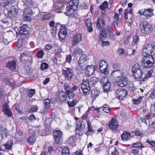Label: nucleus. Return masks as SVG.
<instances>
[{"label":"nucleus","instance_id":"obj_1","mask_svg":"<svg viewBox=\"0 0 155 155\" xmlns=\"http://www.w3.org/2000/svg\"><path fill=\"white\" fill-rule=\"evenodd\" d=\"M79 3L78 0H71L67 4L64 14L68 16H74L76 13L75 10L77 8Z\"/></svg>","mask_w":155,"mask_h":155},{"label":"nucleus","instance_id":"obj_2","mask_svg":"<svg viewBox=\"0 0 155 155\" xmlns=\"http://www.w3.org/2000/svg\"><path fill=\"white\" fill-rule=\"evenodd\" d=\"M143 56H150L155 54V45L153 44L147 45L143 50Z\"/></svg>","mask_w":155,"mask_h":155},{"label":"nucleus","instance_id":"obj_3","mask_svg":"<svg viewBox=\"0 0 155 155\" xmlns=\"http://www.w3.org/2000/svg\"><path fill=\"white\" fill-rule=\"evenodd\" d=\"M144 57L141 61V65L145 68H151L154 62L153 58L152 56H144Z\"/></svg>","mask_w":155,"mask_h":155},{"label":"nucleus","instance_id":"obj_4","mask_svg":"<svg viewBox=\"0 0 155 155\" xmlns=\"http://www.w3.org/2000/svg\"><path fill=\"white\" fill-rule=\"evenodd\" d=\"M140 27L141 32L145 34H148L151 33L153 29L152 25L146 21L141 22L140 24Z\"/></svg>","mask_w":155,"mask_h":155},{"label":"nucleus","instance_id":"obj_5","mask_svg":"<svg viewBox=\"0 0 155 155\" xmlns=\"http://www.w3.org/2000/svg\"><path fill=\"white\" fill-rule=\"evenodd\" d=\"M62 74L64 75L65 79L68 81H70L73 77L71 69L69 68L64 67L62 68Z\"/></svg>","mask_w":155,"mask_h":155},{"label":"nucleus","instance_id":"obj_6","mask_svg":"<svg viewBox=\"0 0 155 155\" xmlns=\"http://www.w3.org/2000/svg\"><path fill=\"white\" fill-rule=\"evenodd\" d=\"M88 59L85 55H82L78 61V65L81 69H84L88 63Z\"/></svg>","mask_w":155,"mask_h":155},{"label":"nucleus","instance_id":"obj_7","mask_svg":"<svg viewBox=\"0 0 155 155\" xmlns=\"http://www.w3.org/2000/svg\"><path fill=\"white\" fill-rule=\"evenodd\" d=\"M108 66V64L105 61H101L99 63V69L101 72L105 75H107L108 73L107 68Z\"/></svg>","mask_w":155,"mask_h":155},{"label":"nucleus","instance_id":"obj_8","mask_svg":"<svg viewBox=\"0 0 155 155\" xmlns=\"http://www.w3.org/2000/svg\"><path fill=\"white\" fill-rule=\"evenodd\" d=\"M116 93V96L118 99L123 100L126 98L127 92L126 90L121 88L117 90Z\"/></svg>","mask_w":155,"mask_h":155},{"label":"nucleus","instance_id":"obj_9","mask_svg":"<svg viewBox=\"0 0 155 155\" xmlns=\"http://www.w3.org/2000/svg\"><path fill=\"white\" fill-rule=\"evenodd\" d=\"M54 139L56 143L59 144L62 140L63 133L60 130H56L53 132Z\"/></svg>","mask_w":155,"mask_h":155},{"label":"nucleus","instance_id":"obj_10","mask_svg":"<svg viewBox=\"0 0 155 155\" xmlns=\"http://www.w3.org/2000/svg\"><path fill=\"white\" fill-rule=\"evenodd\" d=\"M85 127V124L82 122L80 124H78L75 129L76 133L79 135H82L84 133V130Z\"/></svg>","mask_w":155,"mask_h":155},{"label":"nucleus","instance_id":"obj_11","mask_svg":"<svg viewBox=\"0 0 155 155\" xmlns=\"http://www.w3.org/2000/svg\"><path fill=\"white\" fill-rule=\"evenodd\" d=\"M33 14V11L31 8H28L25 9L24 12L23 16L25 21H31V16Z\"/></svg>","mask_w":155,"mask_h":155},{"label":"nucleus","instance_id":"obj_12","mask_svg":"<svg viewBox=\"0 0 155 155\" xmlns=\"http://www.w3.org/2000/svg\"><path fill=\"white\" fill-rule=\"evenodd\" d=\"M117 84L118 86L121 87H124L126 86L128 84V80L126 77L123 78H120L117 80Z\"/></svg>","mask_w":155,"mask_h":155},{"label":"nucleus","instance_id":"obj_13","mask_svg":"<svg viewBox=\"0 0 155 155\" xmlns=\"http://www.w3.org/2000/svg\"><path fill=\"white\" fill-rule=\"evenodd\" d=\"M122 76V71L119 70H114L112 72L110 76L113 78L116 79L117 81V79L121 78V76Z\"/></svg>","mask_w":155,"mask_h":155},{"label":"nucleus","instance_id":"obj_14","mask_svg":"<svg viewBox=\"0 0 155 155\" xmlns=\"http://www.w3.org/2000/svg\"><path fill=\"white\" fill-rule=\"evenodd\" d=\"M82 35L81 33H77L75 35L72 43V46H74L77 45L82 39Z\"/></svg>","mask_w":155,"mask_h":155},{"label":"nucleus","instance_id":"obj_15","mask_svg":"<svg viewBox=\"0 0 155 155\" xmlns=\"http://www.w3.org/2000/svg\"><path fill=\"white\" fill-rule=\"evenodd\" d=\"M108 126L112 130H116L118 127V125L117 120L114 118L112 119L111 121L108 124Z\"/></svg>","mask_w":155,"mask_h":155},{"label":"nucleus","instance_id":"obj_16","mask_svg":"<svg viewBox=\"0 0 155 155\" xmlns=\"http://www.w3.org/2000/svg\"><path fill=\"white\" fill-rule=\"evenodd\" d=\"M2 109L4 111V114L8 117H12V113L10 107L7 104H5L3 106Z\"/></svg>","mask_w":155,"mask_h":155},{"label":"nucleus","instance_id":"obj_17","mask_svg":"<svg viewBox=\"0 0 155 155\" xmlns=\"http://www.w3.org/2000/svg\"><path fill=\"white\" fill-rule=\"evenodd\" d=\"M28 28L25 25L21 26L19 31V34L21 35H26L28 34Z\"/></svg>","mask_w":155,"mask_h":155},{"label":"nucleus","instance_id":"obj_18","mask_svg":"<svg viewBox=\"0 0 155 155\" xmlns=\"http://www.w3.org/2000/svg\"><path fill=\"white\" fill-rule=\"evenodd\" d=\"M85 70V74L88 76L92 75L94 71V66L93 65H87Z\"/></svg>","mask_w":155,"mask_h":155},{"label":"nucleus","instance_id":"obj_19","mask_svg":"<svg viewBox=\"0 0 155 155\" xmlns=\"http://www.w3.org/2000/svg\"><path fill=\"white\" fill-rule=\"evenodd\" d=\"M16 62L15 61L13 60L9 61L7 63L6 67L10 70L14 71L16 69Z\"/></svg>","mask_w":155,"mask_h":155},{"label":"nucleus","instance_id":"obj_20","mask_svg":"<svg viewBox=\"0 0 155 155\" xmlns=\"http://www.w3.org/2000/svg\"><path fill=\"white\" fill-rule=\"evenodd\" d=\"M55 5H56L55 7L56 11L58 13L63 12V10L64 9V7L63 5L61 3H58L57 2L55 3Z\"/></svg>","mask_w":155,"mask_h":155},{"label":"nucleus","instance_id":"obj_21","mask_svg":"<svg viewBox=\"0 0 155 155\" xmlns=\"http://www.w3.org/2000/svg\"><path fill=\"white\" fill-rule=\"evenodd\" d=\"M81 87L82 90L87 89L90 88L88 80L87 79L84 80L82 82Z\"/></svg>","mask_w":155,"mask_h":155},{"label":"nucleus","instance_id":"obj_22","mask_svg":"<svg viewBox=\"0 0 155 155\" xmlns=\"http://www.w3.org/2000/svg\"><path fill=\"white\" fill-rule=\"evenodd\" d=\"M133 73V76L134 78L137 80H140L142 77L143 73L142 70H139L136 72Z\"/></svg>","mask_w":155,"mask_h":155},{"label":"nucleus","instance_id":"obj_23","mask_svg":"<svg viewBox=\"0 0 155 155\" xmlns=\"http://www.w3.org/2000/svg\"><path fill=\"white\" fill-rule=\"evenodd\" d=\"M0 132L1 133V135L2 139L4 138L5 137H7L8 133V130L6 128L2 126L0 127Z\"/></svg>","mask_w":155,"mask_h":155},{"label":"nucleus","instance_id":"obj_24","mask_svg":"<svg viewBox=\"0 0 155 155\" xmlns=\"http://www.w3.org/2000/svg\"><path fill=\"white\" fill-rule=\"evenodd\" d=\"M66 32L64 29H61L58 34L59 38L61 40H64L66 36Z\"/></svg>","mask_w":155,"mask_h":155},{"label":"nucleus","instance_id":"obj_25","mask_svg":"<svg viewBox=\"0 0 155 155\" xmlns=\"http://www.w3.org/2000/svg\"><path fill=\"white\" fill-rule=\"evenodd\" d=\"M131 134L126 131H124L123 134L121 135V139L124 140H127L131 138Z\"/></svg>","mask_w":155,"mask_h":155},{"label":"nucleus","instance_id":"obj_26","mask_svg":"<svg viewBox=\"0 0 155 155\" xmlns=\"http://www.w3.org/2000/svg\"><path fill=\"white\" fill-rule=\"evenodd\" d=\"M100 94V92L97 89H93L91 91V98L94 100L95 99L96 97L98 96Z\"/></svg>","mask_w":155,"mask_h":155},{"label":"nucleus","instance_id":"obj_27","mask_svg":"<svg viewBox=\"0 0 155 155\" xmlns=\"http://www.w3.org/2000/svg\"><path fill=\"white\" fill-rule=\"evenodd\" d=\"M143 15L147 17H150L153 15V12L150 8L145 9L143 11Z\"/></svg>","mask_w":155,"mask_h":155},{"label":"nucleus","instance_id":"obj_28","mask_svg":"<svg viewBox=\"0 0 155 155\" xmlns=\"http://www.w3.org/2000/svg\"><path fill=\"white\" fill-rule=\"evenodd\" d=\"M103 89L105 92H108L111 87V83L109 81L103 85Z\"/></svg>","mask_w":155,"mask_h":155},{"label":"nucleus","instance_id":"obj_29","mask_svg":"<svg viewBox=\"0 0 155 155\" xmlns=\"http://www.w3.org/2000/svg\"><path fill=\"white\" fill-rule=\"evenodd\" d=\"M59 98L61 101H65L67 98V95L63 91H61L58 94Z\"/></svg>","mask_w":155,"mask_h":155},{"label":"nucleus","instance_id":"obj_30","mask_svg":"<svg viewBox=\"0 0 155 155\" xmlns=\"http://www.w3.org/2000/svg\"><path fill=\"white\" fill-rule=\"evenodd\" d=\"M24 3L28 8H33V2L32 0H25L24 2Z\"/></svg>","mask_w":155,"mask_h":155},{"label":"nucleus","instance_id":"obj_31","mask_svg":"<svg viewBox=\"0 0 155 155\" xmlns=\"http://www.w3.org/2000/svg\"><path fill=\"white\" fill-rule=\"evenodd\" d=\"M131 34L129 31L126 32L124 35L125 40L123 41V43L124 44H127L129 42L128 39L130 37Z\"/></svg>","mask_w":155,"mask_h":155},{"label":"nucleus","instance_id":"obj_32","mask_svg":"<svg viewBox=\"0 0 155 155\" xmlns=\"http://www.w3.org/2000/svg\"><path fill=\"white\" fill-rule=\"evenodd\" d=\"M13 144V140H11L8 141L4 144L3 146L6 149H10L11 148Z\"/></svg>","mask_w":155,"mask_h":155},{"label":"nucleus","instance_id":"obj_33","mask_svg":"<svg viewBox=\"0 0 155 155\" xmlns=\"http://www.w3.org/2000/svg\"><path fill=\"white\" fill-rule=\"evenodd\" d=\"M36 91L34 89H31L26 91V93L28 97H31L35 94Z\"/></svg>","mask_w":155,"mask_h":155},{"label":"nucleus","instance_id":"obj_34","mask_svg":"<svg viewBox=\"0 0 155 155\" xmlns=\"http://www.w3.org/2000/svg\"><path fill=\"white\" fill-rule=\"evenodd\" d=\"M50 101L49 99H46L44 100V106L49 109L51 106Z\"/></svg>","mask_w":155,"mask_h":155},{"label":"nucleus","instance_id":"obj_35","mask_svg":"<svg viewBox=\"0 0 155 155\" xmlns=\"http://www.w3.org/2000/svg\"><path fill=\"white\" fill-rule=\"evenodd\" d=\"M140 66L137 64H135L132 67V73L136 72L139 70H142L140 69Z\"/></svg>","mask_w":155,"mask_h":155},{"label":"nucleus","instance_id":"obj_36","mask_svg":"<svg viewBox=\"0 0 155 155\" xmlns=\"http://www.w3.org/2000/svg\"><path fill=\"white\" fill-rule=\"evenodd\" d=\"M153 72L152 71H148L147 74L145 76V77L143 78L141 81H146L149 78L152 76V73Z\"/></svg>","mask_w":155,"mask_h":155},{"label":"nucleus","instance_id":"obj_37","mask_svg":"<svg viewBox=\"0 0 155 155\" xmlns=\"http://www.w3.org/2000/svg\"><path fill=\"white\" fill-rule=\"evenodd\" d=\"M68 97L71 99H73L74 96V93L70 89H68L67 92Z\"/></svg>","mask_w":155,"mask_h":155},{"label":"nucleus","instance_id":"obj_38","mask_svg":"<svg viewBox=\"0 0 155 155\" xmlns=\"http://www.w3.org/2000/svg\"><path fill=\"white\" fill-rule=\"evenodd\" d=\"M108 2L107 1H104L102 4L100 5L99 7V8L102 10H104L108 7Z\"/></svg>","mask_w":155,"mask_h":155},{"label":"nucleus","instance_id":"obj_39","mask_svg":"<svg viewBox=\"0 0 155 155\" xmlns=\"http://www.w3.org/2000/svg\"><path fill=\"white\" fill-rule=\"evenodd\" d=\"M10 21V19L8 17H6L2 20V22L5 25L8 26Z\"/></svg>","mask_w":155,"mask_h":155},{"label":"nucleus","instance_id":"obj_40","mask_svg":"<svg viewBox=\"0 0 155 155\" xmlns=\"http://www.w3.org/2000/svg\"><path fill=\"white\" fill-rule=\"evenodd\" d=\"M99 81V79L96 77H92L90 78V82L93 84H96Z\"/></svg>","mask_w":155,"mask_h":155},{"label":"nucleus","instance_id":"obj_41","mask_svg":"<svg viewBox=\"0 0 155 155\" xmlns=\"http://www.w3.org/2000/svg\"><path fill=\"white\" fill-rule=\"evenodd\" d=\"M24 59L26 61H28L27 62L29 64H31L32 63L33 61L32 57L30 54H28L26 59Z\"/></svg>","mask_w":155,"mask_h":155},{"label":"nucleus","instance_id":"obj_42","mask_svg":"<svg viewBox=\"0 0 155 155\" xmlns=\"http://www.w3.org/2000/svg\"><path fill=\"white\" fill-rule=\"evenodd\" d=\"M70 152L68 147H64L63 148L62 151V155H69Z\"/></svg>","mask_w":155,"mask_h":155},{"label":"nucleus","instance_id":"obj_43","mask_svg":"<svg viewBox=\"0 0 155 155\" xmlns=\"http://www.w3.org/2000/svg\"><path fill=\"white\" fill-rule=\"evenodd\" d=\"M75 137L74 136H71L70 137L69 139L67 140V143L68 144L71 145L74 142Z\"/></svg>","mask_w":155,"mask_h":155},{"label":"nucleus","instance_id":"obj_44","mask_svg":"<svg viewBox=\"0 0 155 155\" xmlns=\"http://www.w3.org/2000/svg\"><path fill=\"white\" fill-rule=\"evenodd\" d=\"M35 141V138L33 136L30 137L28 139V142L31 144H33Z\"/></svg>","mask_w":155,"mask_h":155},{"label":"nucleus","instance_id":"obj_45","mask_svg":"<svg viewBox=\"0 0 155 155\" xmlns=\"http://www.w3.org/2000/svg\"><path fill=\"white\" fill-rule=\"evenodd\" d=\"M114 18L116 20V21H118V22H120L121 21V17L120 15L117 13H115L114 16Z\"/></svg>","mask_w":155,"mask_h":155},{"label":"nucleus","instance_id":"obj_46","mask_svg":"<svg viewBox=\"0 0 155 155\" xmlns=\"http://www.w3.org/2000/svg\"><path fill=\"white\" fill-rule=\"evenodd\" d=\"M133 147L134 148H141L144 147V146L142 145L141 143L140 142H137L133 144Z\"/></svg>","mask_w":155,"mask_h":155},{"label":"nucleus","instance_id":"obj_47","mask_svg":"<svg viewBox=\"0 0 155 155\" xmlns=\"http://www.w3.org/2000/svg\"><path fill=\"white\" fill-rule=\"evenodd\" d=\"M9 4V2L7 0H4L2 2H0V6L5 8Z\"/></svg>","mask_w":155,"mask_h":155},{"label":"nucleus","instance_id":"obj_48","mask_svg":"<svg viewBox=\"0 0 155 155\" xmlns=\"http://www.w3.org/2000/svg\"><path fill=\"white\" fill-rule=\"evenodd\" d=\"M142 100V97H139L137 99H134L133 102L135 104H138L141 102Z\"/></svg>","mask_w":155,"mask_h":155},{"label":"nucleus","instance_id":"obj_49","mask_svg":"<svg viewBox=\"0 0 155 155\" xmlns=\"http://www.w3.org/2000/svg\"><path fill=\"white\" fill-rule=\"evenodd\" d=\"M108 81H109L107 77H103L101 78L100 82L102 85H103Z\"/></svg>","mask_w":155,"mask_h":155},{"label":"nucleus","instance_id":"obj_50","mask_svg":"<svg viewBox=\"0 0 155 155\" xmlns=\"http://www.w3.org/2000/svg\"><path fill=\"white\" fill-rule=\"evenodd\" d=\"M36 54L37 57L41 58L44 55V53L42 50H41L37 52Z\"/></svg>","mask_w":155,"mask_h":155},{"label":"nucleus","instance_id":"obj_51","mask_svg":"<svg viewBox=\"0 0 155 155\" xmlns=\"http://www.w3.org/2000/svg\"><path fill=\"white\" fill-rule=\"evenodd\" d=\"M49 109L44 107L40 109V112L42 114H46L48 112Z\"/></svg>","mask_w":155,"mask_h":155},{"label":"nucleus","instance_id":"obj_52","mask_svg":"<svg viewBox=\"0 0 155 155\" xmlns=\"http://www.w3.org/2000/svg\"><path fill=\"white\" fill-rule=\"evenodd\" d=\"M87 124L88 129L87 131H88L89 132H91L93 133L94 131L93 130L92 127L91 125V123L89 121H87Z\"/></svg>","mask_w":155,"mask_h":155},{"label":"nucleus","instance_id":"obj_53","mask_svg":"<svg viewBox=\"0 0 155 155\" xmlns=\"http://www.w3.org/2000/svg\"><path fill=\"white\" fill-rule=\"evenodd\" d=\"M48 68V64L46 63H42L41 66V69L42 70H44L45 69H46Z\"/></svg>","mask_w":155,"mask_h":155},{"label":"nucleus","instance_id":"obj_54","mask_svg":"<svg viewBox=\"0 0 155 155\" xmlns=\"http://www.w3.org/2000/svg\"><path fill=\"white\" fill-rule=\"evenodd\" d=\"M84 22L87 26L92 25L91 20L90 18L86 19L84 21Z\"/></svg>","mask_w":155,"mask_h":155},{"label":"nucleus","instance_id":"obj_55","mask_svg":"<svg viewBox=\"0 0 155 155\" xmlns=\"http://www.w3.org/2000/svg\"><path fill=\"white\" fill-rule=\"evenodd\" d=\"M9 11L14 13L15 15H16L18 12V9H16L13 6H11V9L9 10Z\"/></svg>","mask_w":155,"mask_h":155},{"label":"nucleus","instance_id":"obj_56","mask_svg":"<svg viewBox=\"0 0 155 155\" xmlns=\"http://www.w3.org/2000/svg\"><path fill=\"white\" fill-rule=\"evenodd\" d=\"M139 37L137 35H135L133 39L132 43L137 45L139 41Z\"/></svg>","mask_w":155,"mask_h":155},{"label":"nucleus","instance_id":"obj_57","mask_svg":"<svg viewBox=\"0 0 155 155\" xmlns=\"http://www.w3.org/2000/svg\"><path fill=\"white\" fill-rule=\"evenodd\" d=\"M91 90L90 88H89V89L82 90L83 91V93L84 95L85 96H87L89 94L90 91Z\"/></svg>","mask_w":155,"mask_h":155},{"label":"nucleus","instance_id":"obj_58","mask_svg":"<svg viewBox=\"0 0 155 155\" xmlns=\"http://www.w3.org/2000/svg\"><path fill=\"white\" fill-rule=\"evenodd\" d=\"M75 52L76 54H81L83 53L82 49L79 48H76L75 50Z\"/></svg>","mask_w":155,"mask_h":155},{"label":"nucleus","instance_id":"obj_59","mask_svg":"<svg viewBox=\"0 0 155 155\" xmlns=\"http://www.w3.org/2000/svg\"><path fill=\"white\" fill-rule=\"evenodd\" d=\"M38 107L37 105H35L31 107V111L32 112H37L38 111Z\"/></svg>","mask_w":155,"mask_h":155},{"label":"nucleus","instance_id":"obj_60","mask_svg":"<svg viewBox=\"0 0 155 155\" xmlns=\"http://www.w3.org/2000/svg\"><path fill=\"white\" fill-rule=\"evenodd\" d=\"M146 142L150 144L152 147H155V141L153 140H150L149 139L146 141Z\"/></svg>","mask_w":155,"mask_h":155},{"label":"nucleus","instance_id":"obj_61","mask_svg":"<svg viewBox=\"0 0 155 155\" xmlns=\"http://www.w3.org/2000/svg\"><path fill=\"white\" fill-rule=\"evenodd\" d=\"M88 7V6L85 3L83 2L81 4V9H86Z\"/></svg>","mask_w":155,"mask_h":155},{"label":"nucleus","instance_id":"obj_62","mask_svg":"<svg viewBox=\"0 0 155 155\" xmlns=\"http://www.w3.org/2000/svg\"><path fill=\"white\" fill-rule=\"evenodd\" d=\"M51 119L50 118H47L45 121V124L47 126H49L51 124Z\"/></svg>","mask_w":155,"mask_h":155},{"label":"nucleus","instance_id":"obj_63","mask_svg":"<svg viewBox=\"0 0 155 155\" xmlns=\"http://www.w3.org/2000/svg\"><path fill=\"white\" fill-rule=\"evenodd\" d=\"M103 110L106 113H108L111 110V108H109L107 107L104 106L103 107Z\"/></svg>","mask_w":155,"mask_h":155},{"label":"nucleus","instance_id":"obj_64","mask_svg":"<svg viewBox=\"0 0 155 155\" xmlns=\"http://www.w3.org/2000/svg\"><path fill=\"white\" fill-rule=\"evenodd\" d=\"M108 32L111 34L114 32V30L113 28L110 26H108L106 28Z\"/></svg>","mask_w":155,"mask_h":155}]
</instances>
